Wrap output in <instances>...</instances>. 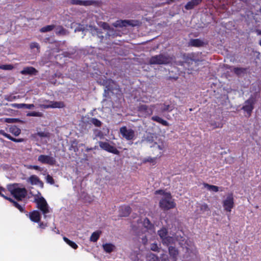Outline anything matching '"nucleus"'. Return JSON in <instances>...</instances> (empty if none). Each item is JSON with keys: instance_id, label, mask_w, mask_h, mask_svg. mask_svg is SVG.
Instances as JSON below:
<instances>
[{"instance_id": "1", "label": "nucleus", "mask_w": 261, "mask_h": 261, "mask_svg": "<svg viewBox=\"0 0 261 261\" xmlns=\"http://www.w3.org/2000/svg\"><path fill=\"white\" fill-rule=\"evenodd\" d=\"M6 199L13 203L14 206L18 209L21 212H24V205L27 198L30 197H4Z\"/></svg>"}, {"instance_id": "2", "label": "nucleus", "mask_w": 261, "mask_h": 261, "mask_svg": "<svg viewBox=\"0 0 261 261\" xmlns=\"http://www.w3.org/2000/svg\"><path fill=\"white\" fill-rule=\"evenodd\" d=\"M173 60V58L165 54H160L150 58L149 61V64H167L171 63Z\"/></svg>"}, {"instance_id": "3", "label": "nucleus", "mask_w": 261, "mask_h": 261, "mask_svg": "<svg viewBox=\"0 0 261 261\" xmlns=\"http://www.w3.org/2000/svg\"><path fill=\"white\" fill-rule=\"evenodd\" d=\"M7 188L13 196H25L28 194L26 189L19 187L17 184L8 185Z\"/></svg>"}, {"instance_id": "4", "label": "nucleus", "mask_w": 261, "mask_h": 261, "mask_svg": "<svg viewBox=\"0 0 261 261\" xmlns=\"http://www.w3.org/2000/svg\"><path fill=\"white\" fill-rule=\"evenodd\" d=\"M164 197L160 202V206L164 211L175 207L176 203L172 197Z\"/></svg>"}, {"instance_id": "5", "label": "nucleus", "mask_w": 261, "mask_h": 261, "mask_svg": "<svg viewBox=\"0 0 261 261\" xmlns=\"http://www.w3.org/2000/svg\"><path fill=\"white\" fill-rule=\"evenodd\" d=\"M35 202L37 204V207L44 215L49 213L47 203L43 197H35Z\"/></svg>"}, {"instance_id": "6", "label": "nucleus", "mask_w": 261, "mask_h": 261, "mask_svg": "<svg viewBox=\"0 0 261 261\" xmlns=\"http://www.w3.org/2000/svg\"><path fill=\"white\" fill-rule=\"evenodd\" d=\"M196 219L198 218L201 217V215H205L204 217H206L208 216H210L211 214V211L208 207L207 205L206 204H201L197 206V210L195 212Z\"/></svg>"}, {"instance_id": "7", "label": "nucleus", "mask_w": 261, "mask_h": 261, "mask_svg": "<svg viewBox=\"0 0 261 261\" xmlns=\"http://www.w3.org/2000/svg\"><path fill=\"white\" fill-rule=\"evenodd\" d=\"M255 98L251 96L244 102V105L242 107V110L247 112L249 116L251 115L252 111L254 109V105L255 104Z\"/></svg>"}, {"instance_id": "8", "label": "nucleus", "mask_w": 261, "mask_h": 261, "mask_svg": "<svg viewBox=\"0 0 261 261\" xmlns=\"http://www.w3.org/2000/svg\"><path fill=\"white\" fill-rule=\"evenodd\" d=\"M120 133L127 140H133L135 137V131L132 129H128L126 126L121 127L120 128Z\"/></svg>"}, {"instance_id": "9", "label": "nucleus", "mask_w": 261, "mask_h": 261, "mask_svg": "<svg viewBox=\"0 0 261 261\" xmlns=\"http://www.w3.org/2000/svg\"><path fill=\"white\" fill-rule=\"evenodd\" d=\"M223 206L225 211L230 213L234 206L233 197H227V199L223 201Z\"/></svg>"}, {"instance_id": "10", "label": "nucleus", "mask_w": 261, "mask_h": 261, "mask_svg": "<svg viewBox=\"0 0 261 261\" xmlns=\"http://www.w3.org/2000/svg\"><path fill=\"white\" fill-rule=\"evenodd\" d=\"M38 161L42 163L54 165L56 164V160L51 156L45 155H40L38 157Z\"/></svg>"}, {"instance_id": "11", "label": "nucleus", "mask_w": 261, "mask_h": 261, "mask_svg": "<svg viewBox=\"0 0 261 261\" xmlns=\"http://www.w3.org/2000/svg\"><path fill=\"white\" fill-rule=\"evenodd\" d=\"M99 144L100 147L105 150H107L109 152L113 153L116 154H117L119 153L118 150L115 147H114L113 146H111L108 143L99 142Z\"/></svg>"}, {"instance_id": "12", "label": "nucleus", "mask_w": 261, "mask_h": 261, "mask_svg": "<svg viewBox=\"0 0 261 261\" xmlns=\"http://www.w3.org/2000/svg\"><path fill=\"white\" fill-rule=\"evenodd\" d=\"M30 220L35 223L39 222L41 219V215L39 211L34 210L29 214Z\"/></svg>"}, {"instance_id": "13", "label": "nucleus", "mask_w": 261, "mask_h": 261, "mask_svg": "<svg viewBox=\"0 0 261 261\" xmlns=\"http://www.w3.org/2000/svg\"><path fill=\"white\" fill-rule=\"evenodd\" d=\"M69 3L71 5L88 6L93 5L94 2L92 1L70 0Z\"/></svg>"}, {"instance_id": "14", "label": "nucleus", "mask_w": 261, "mask_h": 261, "mask_svg": "<svg viewBox=\"0 0 261 261\" xmlns=\"http://www.w3.org/2000/svg\"><path fill=\"white\" fill-rule=\"evenodd\" d=\"M151 107H153V106L149 108L146 105H142L138 107V110L139 112L144 113L146 116L150 115L152 114V109Z\"/></svg>"}, {"instance_id": "15", "label": "nucleus", "mask_w": 261, "mask_h": 261, "mask_svg": "<svg viewBox=\"0 0 261 261\" xmlns=\"http://www.w3.org/2000/svg\"><path fill=\"white\" fill-rule=\"evenodd\" d=\"M28 182L33 185H37L41 188L43 186V183L36 175L31 176L28 179Z\"/></svg>"}, {"instance_id": "16", "label": "nucleus", "mask_w": 261, "mask_h": 261, "mask_svg": "<svg viewBox=\"0 0 261 261\" xmlns=\"http://www.w3.org/2000/svg\"><path fill=\"white\" fill-rule=\"evenodd\" d=\"M132 208L129 206H122L119 209V216L120 217H127L130 214Z\"/></svg>"}, {"instance_id": "17", "label": "nucleus", "mask_w": 261, "mask_h": 261, "mask_svg": "<svg viewBox=\"0 0 261 261\" xmlns=\"http://www.w3.org/2000/svg\"><path fill=\"white\" fill-rule=\"evenodd\" d=\"M38 71L33 67H27L21 71L20 73L24 75H36Z\"/></svg>"}, {"instance_id": "18", "label": "nucleus", "mask_w": 261, "mask_h": 261, "mask_svg": "<svg viewBox=\"0 0 261 261\" xmlns=\"http://www.w3.org/2000/svg\"><path fill=\"white\" fill-rule=\"evenodd\" d=\"M169 253L171 257H172L174 261L177 259V256L178 254V251L177 249L173 246H169L168 248Z\"/></svg>"}, {"instance_id": "19", "label": "nucleus", "mask_w": 261, "mask_h": 261, "mask_svg": "<svg viewBox=\"0 0 261 261\" xmlns=\"http://www.w3.org/2000/svg\"><path fill=\"white\" fill-rule=\"evenodd\" d=\"M102 248L106 252L110 253L114 251L115 246L111 243H106L102 245Z\"/></svg>"}, {"instance_id": "20", "label": "nucleus", "mask_w": 261, "mask_h": 261, "mask_svg": "<svg viewBox=\"0 0 261 261\" xmlns=\"http://www.w3.org/2000/svg\"><path fill=\"white\" fill-rule=\"evenodd\" d=\"M50 108H63L65 105L63 101H50Z\"/></svg>"}, {"instance_id": "21", "label": "nucleus", "mask_w": 261, "mask_h": 261, "mask_svg": "<svg viewBox=\"0 0 261 261\" xmlns=\"http://www.w3.org/2000/svg\"><path fill=\"white\" fill-rule=\"evenodd\" d=\"M143 225L145 228L148 230H153L154 229V225L151 223L148 218H145L143 222Z\"/></svg>"}, {"instance_id": "22", "label": "nucleus", "mask_w": 261, "mask_h": 261, "mask_svg": "<svg viewBox=\"0 0 261 261\" xmlns=\"http://www.w3.org/2000/svg\"><path fill=\"white\" fill-rule=\"evenodd\" d=\"M203 186L204 188H205L207 190H209L211 192H216L219 191L220 189V191H222L221 189L216 186L211 185L206 183H204Z\"/></svg>"}, {"instance_id": "23", "label": "nucleus", "mask_w": 261, "mask_h": 261, "mask_svg": "<svg viewBox=\"0 0 261 261\" xmlns=\"http://www.w3.org/2000/svg\"><path fill=\"white\" fill-rule=\"evenodd\" d=\"M200 2L201 0H192L187 3V4L185 6V8L187 10L192 9L195 6L197 5Z\"/></svg>"}, {"instance_id": "24", "label": "nucleus", "mask_w": 261, "mask_h": 261, "mask_svg": "<svg viewBox=\"0 0 261 261\" xmlns=\"http://www.w3.org/2000/svg\"><path fill=\"white\" fill-rule=\"evenodd\" d=\"M12 106L14 108H16L18 109H22V108H25L28 109H31L33 108L34 107V105L33 104H24V103H21V104H17V103H14L12 105Z\"/></svg>"}, {"instance_id": "25", "label": "nucleus", "mask_w": 261, "mask_h": 261, "mask_svg": "<svg viewBox=\"0 0 261 261\" xmlns=\"http://www.w3.org/2000/svg\"><path fill=\"white\" fill-rule=\"evenodd\" d=\"M189 45L192 46L199 47L203 45V42L198 39H191L189 42Z\"/></svg>"}, {"instance_id": "26", "label": "nucleus", "mask_w": 261, "mask_h": 261, "mask_svg": "<svg viewBox=\"0 0 261 261\" xmlns=\"http://www.w3.org/2000/svg\"><path fill=\"white\" fill-rule=\"evenodd\" d=\"M101 233V231H96L93 232L90 238V241L93 242H97L99 238Z\"/></svg>"}, {"instance_id": "27", "label": "nucleus", "mask_w": 261, "mask_h": 261, "mask_svg": "<svg viewBox=\"0 0 261 261\" xmlns=\"http://www.w3.org/2000/svg\"><path fill=\"white\" fill-rule=\"evenodd\" d=\"M162 243L164 245H166L167 246H169L170 244H172L174 242V239L172 237L167 236L163 240H162Z\"/></svg>"}, {"instance_id": "28", "label": "nucleus", "mask_w": 261, "mask_h": 261, "mask_svg": "<svg viewBox=\"0 0 261 261\" xmlns=\"http://www.w3.org/2000/svg\"><path fill=\"white\" fill-rule=\"evenodd\" d=\"M63 240L68 245H69L71 247H72V248H73L74 249H76L78 247V246L77 245L74 243V242L70 240L69 239H68L67 238H66V237H63Z\"/></svg>"}, {"instance_id": "29", "label": "nucleus", "mask_w": 261, "mask_h": 261, "mask_svg": "<svg viewBox=\"0 0 261 261\" xmlns=\"http://www.w3.org/2000/svg\"><path fill=\"white\" fill-rule=\"evenodd\" d=\"M151 119H152V120L155 121L156 122H158L159 123L163 124V125H165V126L169 125V123L167 121L163 120V119H162L161 118H160L158 116H153L151 118Z\"/></svg>"}, {"instance_id": "30", "label": "nucleus", "mask_w": 261, "mask_h": 261, "mask_svg": "<svg viewBox=\"0 0 261 261\" xmlns=\"http://www.w3.org/2000/svg\"><path fill=\"white\" fill-rule=\"evenodd\" d=\"M37 136L41 138H49L50 137V133L45 132H39L33 135L34 138H36Z\"/></svg>"}, {"instance_id": "31", "label": "nucleus", "mask_w": 261, "mask_h": 261, "mask_svg": "<svg viewBox=\"0 0 261 261\" xmlns=\"http://www.w3.org/2000/svg\"><path fill=\"white\" fill-rule=\"evenodd\" d=\"M158 233L162 240H163V239H164L165 237L167 236L168 231L167 229L163 228L161 230H159Z\"/></svg>"}, {"instance_id": "32", "label": "nucleus", "mask_w": 261, "mask_h": 261, "mask_svg": "<svg viewBox=\"0 0 261 261\" xmlns=\"http://www.w3.org/2000/svg\"><path fill=\"white\" fill-rule=\"evenodd\" d=\"M232 71L237 75H240L245 72L246 69L243 68L234 67L233 68Z\"/></svg>"}, {"instance_id": "33", "label": "nucleus", "mask_w": 261, "mask_h": 261, "mask_svg": "<svg viewBox=\"0 0 261 261\" xmlns=\"http://www.w3.org/2000/svg\"><path fill=\"white\" fill-rule=\"evenodd\" d=\"M128 24V22L126 20H120L117 21L114 23H113V25L115 27H125L127 24Z\"/></svg>"}, {"instance_id": "34", "label": "nucleus", "mask_w": 261, "mask_h": 261, "mask_svg": "<svg viewBox=\"0 0 261 261\" xmlns=\"http://www.w3.org/2000/svg\"><path fill=\"white\" fill-rule=\"evenodd\" d=\"M10 131L16 136H18L21 133V130L16 126H11L10 128Z\"/></svg>"}, {"instance_id": "35", "label": "nucleus", "mask_w": 261, "mask_h": 261, "mask_svg": "<svg viewBox=\"0 0 261 261\" xmlns=\"http://www.w3.org/2000/svg\"><path fill=\"white\" fill-rule=\"evenodd\" d=\"M55 26L54 25H46L45 27L42 28L40 29V32H42V33H45V32L51 31L55 28Z\"/></svg>"}, {"instance_id": "36", "label": "nucleus", "mask_w": 261, "mask_h": 261, "mask_svg": "<svg viewBox=\"0 0 261 261\" xmlns=\"http://www.w3.org/2000/svg\"><path fill=\"white\" fill-rule=\"evenodd\" d=\"M67 31L64 29L62 27H59L57 29L56 34L60 35H65L66 34Z\"/></svg>"}, {"instance_id": "37", "label": "nucleus", "mask_w": 261, "mask_h": 261, "mask_svg": "<svg viewBox=\"0 0 261 261\" xmlns=\"http://www.w3.org/2000/svg\"><path fill=\"white\" fill-rule=\"evenodd\" d=\"M91 122L96 126H100L101 125V122L96 118L91 119Z\"/></svg>"}, {"instance_id": "38", "label": "nucleus", "mask_w": 261, "mask_h": 261, "mask_svg": "<svg viewBox=\"0 0 261 261\" xmlns=\"http://www.w3.org/2000/svg\"><path fill=\"white\" fill-rule=\"evenodd\" d=\"M27 115L29 116L42 117L43 114L40 112H33L28 113Z\"/></svg>"}, {"instance_id": "39", "label": "nucleus", "mask_w": 261, "mask_h": 261, "mask_svg": "<svg viewBox=\"0 0 261 261\" xmlns=\"http://www.w3.org/2000/svg\"><path fill=\"white\" fill-rule=\"evenodd\" d=\"M13 68V66L12 65H3L0 66V69L3 70H10Z\"/></svg>"}, {"instance_id": "40", "label": "nucleus", "mask_w": 261, "mask_h": 261, "mask_svg": "<svg viewBox=\"0 0 261 261\" xmlns=\"http://www.w3.org/2000/svg\"><path fill=\"white\" fill-rule=\"evenodd\" d=\"M99 25H100L103 29L105 30H111V29L108 23L106 22H100L99 23Z\"/></svg>"}, {"instance_id": "41", "label": "nucleus", "mask_w": 261, "mask_h": 261, "mask_svg": "<svg viewBox=\"0 0 261 261\" xmlns=\"http://www.w3.org/2000/svg\"><path fill=\"white\" fill-rule=\"evenodd\" d=\"M155 194H156V195H164V196L165 195V196H167L168 195H170V194L164 191V190H159L156 191L155 192Z\"/></svg>"}, {"instance_id": "42", "label": "nucleus", "mask_w": 261, "mask_h": 261, "mask_svg": "<svg viewBox=\"0 0 261 261\" xmlns=\"http://www.w3.org/2000/svg\"><path fill=\"white\" fill-rule=\"evenodd\" d=\"M4 121L7 123H15L18 121V120L17 119H14V118H5L4 119Z\"/></svg>"}, {"instance_id": "43", "label": "nucleus", "mask_w": 261, "mask_h": 261, "mask_svg": "<svg viewBox=\"0 0 261 261\" xmlns=\"http://www.w3.org/2000/svg\"><path fill=\"white\" fill-rule=\"evenodd\" d=\"M38 223H39L38 227L41 229H44L47 226V223H44L43 222H41L40 221Z\"/></svg>"}, {"instance_id": "44", "label": "nucleus", "mask_w": 261, "mask_h": 261, "mask_svg": "<svg viewBox=\"0 0 261 261\" xmlns=\"http://www.w3.org/2000/svg\"><path fill=\"white\" fill-rule=\"evenodd\" d=\"M46 179L47 182H48V183H49L50 184H54V180L53 178L50 175H47L46 177Z\"/></svg>"}, {"instance_id": "45", "label": "nucleus", "mask_w": 261, "mask_h": 261, "mask_svg": "<svg viewBox=\"0 0 261 261\" xmlns=\"http://www.w3.org/2000/svg\"><path fill=\"white\" fill-rule=\"evenodd\" d=\"M89 28H90V30L91 31V33L93 32H96L97 33L99 34V32L98 31V29L96 28L95 27L92 26V25H89Z\"/></svg>"}, {"instance_id": "46", "label": "nucleus", "mask_w": 261, "mask_h": 261, "mask_svg": "<svg viewBox=\"0 0 261 261\" xmlns=\"http://www.w3.org/2000/svg\"><path fill=\"white\" fill-rule=\"evenodd\" d=\"M30 48L32 49H34L35 48H36L37 50L39 51V45L37 43L33 42V43H31Z\"/></svg>"}, {"instance_id": "47", "label": "nucleus", "mask_w": 261, "mask_h": 261, "mask_svg": "<svg viewBox=\"0 0 261 261\" xmlns=\"http://www.w3.org/2000/svg\"><path fill=\"white\" fill-rule=\"evenodd\" d=\"M151 250L156 251H158L159 247L156 244L153 243L151 245Z\"/></svg>"}, {"instance_id": "48", "label": "nucleus", "mask_w": 261, "mask_h": 261, "mask_svg": "<svg viewBox=\"0 0 261 261\" xmlns=\"http://www.w3.org/2000/svg\"><path fill=\"white\" fill-rule=\"evenodd\" d=\"M39 107L41 108L44 109L50 108V103H49L48 105H40Z\"/></svg>"}, {"instance_id": "49", "label": "nucleus", "mask_w": 261, "mask_h": 261, "mask_svg": "<svg viewBox=\"0 0 261 261\" xmlns=\"http://www.w3.org/2000/svg\"><path fill=\"white\" fill-rule=\"evenodd\" d=\"M147 241H148V240H147V237L146 236H144V237H143L142 238V243L144 245H146L147 244Z\"/></svg>"}, {"instance_id": "50", "label": "nucleus", "mask_w": 261, "mask_h": 261, "mask_svg": "<svg viewBox=\"0 0 261 261\" xmlns=\"http://www.w3.org/2000/svg\"><path fill=\"white\" fill-rule=\"evenodd\" d=\"M30 168H33L36 170H41L40 167L38 166H31Z\"/></svg>"}, {"instance_id": "51", "label": "nucleus", "mask_w": 261, "mask_h": 261, "mask_svg": "<svg viewBox=\"0 0 261 261\" xmlns=\"http://www.w3.org/2000/svg\"><path fill=\"white\" fill-rule=\"evenodd\" d=\"M12 141L14 142H22L23 141V139H17L13 138V139H12Z\"/></svg>"}, {"instance_id": "52", "label": "nucleus", "mask_w": 261, "mask_h": 261, "mask_svg": "<svg viewBox=\"0 0 261 261\" xmlns=\"http://www.w3.org/2000/svg\"><path fill=\"white\" fill-rule=\"evenodd\" d=\"M5 137L8 138V139H9L10 140H12V139H13V137H12L10 135L7 134L6 135H5Z\"/></svg>"}, {"instance_id": "53", "label": "nucleus", "mask_w": 261, "mask_h": 261, "mask_svg": "<svg viewBox=\"0 0 261 261\" xmlns=\"http://www.w3.org/2000/svg\"><path fill=\"white\" fill-rule=\"evenodd\" d=\"M169 106H165V107L163 109L164 111H168L169 110Z\"/></svg>"}, {"instance_id": "54", "label": "nucleus", "mask_w": 261, "mask_h": 261, "mask_svg": "<svg viewBox=\"0 0 261 261\" xmlns=\"http://www.w3.org/2000/svg\"><path fill=\"white\" fill-rule=\"evenodd\" d=\"M158 147L159 149L162 150L164 148V145H158Z\"/></svg>"}, {"instance_id": "55", "label": "nucleus", "mask_w": 261, "mask_h": 261, "mask_svg": "<svg viewBox=\"0 0 261 261\" xmlns=\"http://www.w3.org/2000/svg\"><path fill=\"white\" fill-rule=\"evenodd\" d=\"M0 134L3 135V136H5V135H6L7 134L6 133L4 132V130H0Z\"/></svg>"}, {"instance_id": "56", "label": "nucleus", "mask_w": 261, "mask_h": 261, "mask_svg": "<svg viewBox=\"0 0 261 261\" xmlns=\"http://www.w3.org/2000/svg\"><path fill=\"white\" fill-rule=\"evenodd\" d=\"M256 32H257L258 35H261V31L260 30H257Z\"/></svg>"}, {"instance_id": "57", "label": "nucleus", "mask_w": 261, "mask_h": 261, "mask_svg": "<svg viewBox=\"0 0 261 261\" xmlns=\"http://www.w3.org/2000/svg\"><path fill=\"white\" fill-rule=\"evenodd\" d=\"M147 162H153V159H150V160L149 159H147Z\"/></svg>"}, {"instance_id": "58", "label": "nucleus", "mask_w": 261, "mask_h": 261, "mask_svg": "<svg viewBox=\"0 0 261 261\" xmlns=\"http://www.w3.org/2000/svg\"><path fill=\"white\" fill-rule=\"evenodd\" d=\"M3 190H4V189L2 187H0V195H2L1 191Z\"/></svg>"}, {"instance_id": "59", "label": "nucleus", "mask_w": 261, "mask_h": 261, "mask_svg": "<svg viewBox=\"0 0 261 261\" xmlns=\"http://www.w3.org/2000/svg\"><path fill=\"white\" fill-rule=\"evenodd\" d=\"M57 233H60V232H59V230L58 229H57V230L55 231Z\"/></svg>"}, {"instance_id": "60", "label": "nucleus", "mask_w": 261, "mask_h": 261, "mask_svg": "<svg viewBox=\"0 0 261 261\" xmlns=\"http://www.w3.org/2000/svg\"><path fill=\"white\" fill-rule=\"evenodd\" d=\"M259 44L261 46V40L259 41Z\"/></svg>"}, {"instance_id": "61", "label": "nucleus", "mask_w": 261, "mask_h": 261, "mask_svg": "<svg viewBox=\"0 0 261 261\" xmlns=\"http://www.w3.org/2000/svg\"><path fill=\"white\" fill-rule=\"evenodd\" d=\"M259 12L261 13V8L259 9Z\"/></svg>"}, {"instance_id": "62", "label": "nucleus", "mask_w": 261, "mask_h": 261, "mask_svg": "<svg viewBox=\"0 0 261 261\" xmlns=\"http://www.w3.org/2000/svg\"><path fill=\"white\" fill-rule=\"evenodd\" d=\"M100 38L102 39L103 38V36H100Z\"/></svg>"}, {"instance_id": "63", "label": "nucleus", "mask_w": 261, "mask_h": 261, "mask_svg": "<svg viewBox=\"0 0 261 261\" xmlns=\"http://www.w3.org/2000/svg\"><path fill=\"white\" fill-rule=\"evenodd\" d=\"M91 150V149H90V148L87 149V150Z\"/></svg>"}]
</instances>
